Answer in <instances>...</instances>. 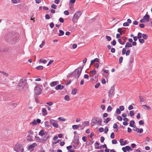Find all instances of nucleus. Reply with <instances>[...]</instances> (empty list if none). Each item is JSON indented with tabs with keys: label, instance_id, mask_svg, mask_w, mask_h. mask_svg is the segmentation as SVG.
<instances>
[{
	"label": "nucleus",
	"instance_id": "c9c22d12",
	"mask_svg": "<svg viewBox=\"0 0 152 152\" xmlns=\"http://www.w3.org/2000/svg\"><path fill=\"white\" fill-rule=\"evenodd\" d=\"M142 37L145 39H146L148 38L147 35L145 34H142Z\"/></svg>",
	"mask_w": 152,
	"mask_h": 152
},
{
	"label": "nucleus",
	"instance_id": "a211bd4d",
	"mask_svg": "<svg viewBox=\"0 0 152 152\" xmlns=\"http://www.w3.org/2000/svg\"><path fill=\"white\" fill-rule=\"evenodd\" d=\"M43 113V115L44 116L46 115L47 114V112L45 108H43L42 110Z\"/></svg>",
	"mask_w": 152,
	"mask_h": 152
},
{
	"label": "nucleus",
	"instance_id": "ddd939ff",
	"mask_svg": "<svg viewBox=\"0 0 152 152\" xmlns=\"http://www.w3.org/2000/svg\"><path fill=\"white\" fill-rule=\"evenodd\" d=\"M96 72L95 70L90 71L89 72V75L90 77H93L96 75Z\"/></svg>",
	"mask_w": 152,
	"mask_h": 152
},
{
	"label": "nucleus",
	"instance_id": "a878e982",
	"mask_svg": "<svg viewBox=\"0 0 152 152\" xmlns=\"http://www.w3.org/2000/svg\"><path fill=\"white\" fill-rule=\"evenodd\" d=\"M30 124L33 125V126L37 124V122L36 120H34L32 121L30 123Z\"/></svg>",
	"mask_w": 152,
	"mask_h": 152
},
{
	"label": "nucleus",
	"instance_id": "37998d69",
	"mask_svg": "<svg viewBox=\"0 0 152 152\" xmlns=\"http://www.w3.org/2000/svg\"><path fill=\"white\" fill-rule=\"evenodd\" d=\"M126 48H124L122 50V53L123 55H124L126 53Z\"/></svg>",
	"mask_w": 152,
	"mask_h": 152
},
{
	"label": "nucleus",
	"instance_id": "2eb2a0df",
	"mask_svg": "<svg viewBox=\"0 0 152 152\" xmlns=\"http://www.w3.org/2000/svg\"><path fill=\"white\" fill-rule=\"evenodd\" d=\"M58 84V81H53L51 82L50 83V86L51 87H54L56 85H57Z\"/></svg>",
	"mask_w": 152,
	"mask_h": 152
},
{
	"label": "nucleus",
	"instance_id": "4be33fe9",
	"mask_svg": "<svg viewBox=\"0 0 152 152\" xmlns=\"http://www.w3.org/2000/svg\"><path fill=\"white\" fill-rule=\"evenodd\" d=\"M99 61V59L98 58H96L93 60L91 61V63H94V62H97Z\"/></svg>",
	"mask_w": 152,
	"mask_h": 152
},
{
	"label": "nucleus",
	"instance_id": "603ef678",
	"mask_svg": "<svg viewBox=\"0 0 152 152\" xmlns=\"http://www.w3.org/2000/svg\"><path fill=\"white\" fill-rule=\"evenodd\" d=\"M120 110L121 111H123L124 110V107L123 106H121L119 107Z\"/></svg>",
	"mask_w": 152,
	"mask_h": 152
},
{
	"label": "nucleus",
	"instance_id": "13d9d810",
	"mask_svg": "<svg viewBox=\"0 0 152 152\" xmlns=\"http://www.w3.org/2000/svg\"><path fill=\"white\" fill-rule=\"evenodd\" d=\"M116 112V113L118 114H120L121 113V110L118 108L117 109Z\"/></svg>",
	"mask_w": 152,
	"mask_h": 152
},
{
	"label": "nucleus",
	"instance_id": "cd10ccee",
	"mask_svg": "<svg viewBox=\"0 0 152 152\" xmlns=\"http://www.w3.org/2000/svg\"><path fill=\"white\" fill-rule=\"evenodd\" d=\"M111 120V118H106L105 120L104 121V123L107 124Z\"/></svg>",
	"mask_w": 152,
	"mask_h": 152
},
{
	"label": "nucleus",
	"instance_id": "39448f33",
	"mask_svg": "<svg viewBox=\"0 0 152 152\" xmlns=\"http://www.w3.org/2000/svg\"><path fill=\"white\" fill-rule=\"evenodd\" d=\"M34 94L36 95H39L41 93L42 90L41 89L37 86H36L34 88Z\"/></svg>",
	"mask_w": 152,
	"mask_h": 152
},
{
	"label": "nucleus",
	"instance_id": "6e6552de",
	"mask_svg": "<svg viewBox=\"0 0 152 152\" xmlns=\"http://www.w3.org/2000/svg\"><path fill=\"white\" fill-rule=\"evenodd\" d=\"M114 91V88L113 87H111L108 92L109 96H111L113 92Z\"/></svg>",
	"mask_w": 152,
	"mask_h": 152
},
{
	"label": "nucleus",
	"instance_id": "58836bf2",
	"mask_svg": "<svg viewBox=\"0 0 152 152\" xmlns=\"http://www.w3.org/2000/svg\"><path fill=\"white\" fill-rule=\"evenodd\" d=\"M45 41L44 40L42 41V44L39 45V47L40 48H42L43 47V46L45 45Z\"/></svg>",
	"mask_w": 152,
	"mask_h": 152
},
{
	"label": "nucleus",
	"instance_id": "ea45409f",
	"mask_svg": "<svg viewBox=\"0 0 152 152\" xmlns=\"http://www.w3.org/2000/svg\"><path fill=\"white\" fill-rule=\"evenodd\" d=\"M121 38L123 42H124L125 43L126 42V40L127 39V38L126 37H122Z\"/></svg>",
	"mask_w": 152,
	"mask_h": 152
},
{
	"label": "nucleus",
	"instance_id": "c85d7f7f",
	"mask_svg": "<svg viewBox=\"0 0 152 152\" xmlns=\"http://www.w3.org/2000/svg\"><path fill=\"white\" fill-rule=\"evenodd\" d=\"M118 41L121 45H123L124 44V42H123L122 40L121 39H118Z\"/></svg>",
	"mask_w": 152,
	"mask_h": 152
},
{
	"label": "nucleus",
	"instance_id": "f704fd0d",
	"mask_svg": "<svg viewBox=\"0 0 152 152\" xmlns=\"http://www.w3.org/2000/svg\"><path fill=\"white\" fill-rule=\"evenodd\" d=\"M72 128L73 129H77L79 128L77 125H73L72 126Z\"/></svg>",
	"mask_w": 152,
	"mask_h": 152
},
{
	"label": "nucleus",
	"instance_id": "0e129e2a",
	"mask_svg": "<svg viewBox=\"0 0 152 152\" xmlns=\"http://www.w3.org/2000/svg\"><path fill=\"white\" fill-rule=\"evenodd\" d=\"M110 137L112 139H113L114 138V134L113 132H112L111 133Z\"/></svg>",
	"mask_w": 152,
	"mask_h": 152
},
{
	"label": "nucleus",
	"instance_id": "72a5a7b5",
	"mask_svg": "<svg viewBox=\"0 0 152 152\" xmlns=\"http://www.w3.org/2000/svg\"><path fill=\"white\" fill-rule=\"evenodd\" d=\"M64 99L66 101H69V96L68 95H66L64 97Z\"/></svg>",
	"mask_w": 152,
	"mask_h": 152
},
{
	"label": "nucleus",
	"instance_id": "423d86ee",
	"mask_svg": "<svg viewBox=\"0 0 152 152\" xmlns=\"http://www.w3.org/2000/svg\"><path fill=\"white\" fill-rule=\"evenodd\" d=\"M50 122L54 127L56 128L58 127L59 125L58 123L56 122V121L55 120L51 119L50 120Z\"/></svg>",
	"mask_w": 152,
	"mask_h": 152
},
{
	"label": "nucleus",
	"instance_id": "7ed1b4c3",
	"mask_svg": "<svg viewBox=\"0 0 152 152\" xmlns=\"http://www.w3.org/2000/svg\"><path fill=\"white\" fill-rule=\"evenodd\" d=\"M82 12L81 11H78L74 15L73 17L72 20L74 22H77L79 18L81 15Z\"/></svg>",
	"mask_w": 152,
	"mask_h": 152
},
{
	"label": "nucleus",
	"instance_id": "20e7f679",
	"mask_svg": "<svg viewBox=\"0 0 152 152\" xmlns=\"http://www.w3.org/2000/svg\"><path fill=\"white\" fill-rule=\"evenodd\" d=\"M14 150L16 152H19L21 151V152H23V148L22 147V145L21 144H17L14 148Z\"/></svg>",
	"mask_w": 152,
	"mask_h": 152
},
{
	"label": "nucleus",
	"instance_id": "f257e3e1",
	"mask_svg": "<svg viewBox=\"0 0 152 152\" xmlns=\"http://www.w3.org/2000/svg\"><path fill=\"white\" fill-rule=\"evenodd\" d=\"M83 67L82 66L75 69L72 73V76L78 78L80 76Z\"/></svg>",
	"mask_w": 152,
	"mask_h": 152
},
{
	"label": "nucleus",
	"instance_id": "b1692460",
	"mask_svg": "<svg viewBox=\"0 0 152 152\" xmlns=\"http://www.w3.org/2000/svg\"><path fill=\"white\" fill-rule=\"evenodd\" d=\"M45 127L48 128H52L51 126L48 125L47 122H45Z\"/></svg>",
	"mask_w": 152,
	"mask_h": 152
},
{
	"label": "nucleus",
	"instance_id": "4d7b16f0",
	"mask_svg": "<svg viewBox=\"0 0 152 152\" xmlns=\"http://www.w3.org/2000/svg\"><path fill=\"white\" fill-rule=\"evenodd\" d=\"M100 141L102 142H103L104 140V137L102 136L100 138Z\"/></svg>",
	"mask_w": 152,
	"mask_h": 152
},
{
	"label": "nucleus",
	"instance_id": "bb28decb",
	"mask_svg": "<svg viewBox=\"0 0 152 152\" xmlns=\"http://www.w3.org/2000/svg\"><path fill=\"white\" fill-rule=\"evenodd\" d=\"M47 62V61L45 59H40L39 60V62L40 63H43L44 64H45Z\"/></svg>",
	"mask_w": 152,
	"mask_h": 152
},
{
	"label": "nucleus",
	"instance_id": "a19ab883",
	"mask_svg": "<svg viewBox=\"0 0 152 152\" xmlns=\"http://www.w3.org/2000/svg\"><path fill=\"white\" fill-rule=\"evenodd\" d=\"M142 35V34L140 32H139L138 33L137 37L138 38V39H140V38H141Z\"/></svg>",
	"mask_w": 152,
	"mask_h": 152
},
{
	"label": "nucleus",
	"instance_id": "4468645a",
	"mask_svg": "<svg viewBox=\"0 0 152 152\" xmlns=\"http://www.w3.org/2000/svg\"><path fill=\"white\" fill-rule=\"evenodd\" d=\"M64 88V86H61V84L57 85L55 88L56 90H60L63 89Z\"/></svg>",
	"mask_w": 152,
	"mask_h": 152
},
{
	"label": "nucleus",
	"instance_id": "9b49d317",
	"mask_svg": "<svg viewBox=\"0 0 152 152\" xmlns=\"http://www.w3.org/2000/svg\"><path fill=\"white\" fill-rule=\"evenodd\" d=\"M119 142L120 143V145L121 146L127 144V141L126 140L123 141V139H122L120 140Z\"/></svg>",
	"mask_w": 152,
	"mask_h": 152
},
{
	"label": "nucleus",
	"instance_id": "864d4df0",
	"mask_svg": "<svg viewBox=\"0 0 152 152\" xmlns=\"http://www.w3.org/2000/svg\"><path fill=\"white\" fill-rule=\"evenodd\" d=\"M51 7L52 8L54 9H56L57 7V6L55 4H53L51 5Z\"/></svg>",
	"mask_w": 152,
	"mask_h": 152
},
{
	"label": "nucleus",
	"instance_id": "de8ad7c7",
	"mask_svg": "<svg viewBox=\"0 0 152 152\" xmlns=\"http://www.w3.org/2000/svg\"><path fill=\"white\" fill-rule=\"evenodd\" d=\"M139 41L140 43H142L145 42V40L143 39H139Z\"/></svg>",
	"mask_w": 152,
	"mask_h": 152
},
{
	"label": "nucleus",
	"instance_id": "0eeeda50",
	"mask_svg": "<svg viewBox=\"0 0 152 152\" xmlns=\"http://www.w3.org/2000/svg\"><path fill=\"white\" fill-rule=\"evenodd\" d=\"M37 145V144L36 143H34L32 144L29 145L28 148V150H33V148L36 146Z\"/></svg>",
	"mask_w": 152,
	"mask_h": 152
},
{
	"label": "nucleus",
	"instance_id": "49530a36",
	"mask_svg": "<svg viewBox=\"0 0 152 152\" xmlns=\"http://www.w3.org/2000/svg\"><path fill=\"white\" fill-rule=\"evenodd\" d=\"M106 38L108 41H110L111 39V37L108 36H106Z\"/></svg>",
	"mask_w": 152,
	"mask_h": 152
},
{
	"label": "nucleus",
	"instance_id": "473e14b6",
	"mask_svg": "<svg viewBox=\"0 0 152 152\" xmlns=\"http://www.w3.org/2000/svg\"><path fill=\"white\" fill-rule=\"evenodd\" d=\"M43 67L42 66H39L36 67V69L38 70H42L43 69Z\"/></svg>",
	"mask_w": 152,
	"mask_h": 152
},
{
	"label": "nucleus",
	"instance_id": "c756f323",
	"mask_svg": "<svg viewBox=\"0 0 152 152\" xmlns=\"http://www.w3.org/2000/svg\"><path fill=\"white\" fill-rule=\"evenodd\" d=\"M134 128L133 129V130L135 132H137L138 133H139V129L137 128L136 126L133 127Z\"/></svg>",
	"mask_w": 152,
	"mask_h": 152
},
{
	"label": "nucleus",
	"instance_id": "e433bc0d",
	"mask_svg": "<svg viewBox=\"0 0 152 152\" xmlns=\"http://www.w3.org/2000/svg\"><path fill=\"white\" fill-rule=\"evenodd\" d=\"M0 73L2 74L6 77H7L8 76V74L4 72L1 71L0 70Z\"/></svg>",
	"mask_w": 152,
	"mask_h": 152
},
{
	"label": "nucleus",
	"instance_id": "3c124183",
	"mask_svg": "<svg viewBox=\"0 0 152 152\" xmlns=\"http://www.w3.org/2000/svg\"><path fill=\"white\" fill-rule=\"evenodd\" d=\"M122 28H119L118 29V32L121 35H122V33H121V31H122Z\"/></svg>",
	"mask_w": 152,
	"mask_h": 152
},
{
	"label": "nucleus",
	"instance_id": "bf43d9fd",
	"mask_svg": "<svg viewBox=\"0 0 152 152\" xmlns=\"http://www.w3.org/2000/svg\"><path fill=\"white\" fill-rule=\"evenodd\" d=\"M99 131L100 132H102L104 131V128L102 127L100 128L99 129Z\"/></svg>",
	"mask_w": 152,
	"mask_h": 152
},
{
	"label": "nucleus",
	"instance_id": "79ce46f5",
	"mask_svg": "<svg viewBox=\"0 0 152 152\" xmlns=\"http://www.w3.org/2000/svg\"><path fill=\"white\" fill-rule=\"evenodd\" d=\"M112 108L110 106H109L108 107L107 110V112H109L111 111Z\"/></svg>",
	"mask_w": 152,
	"mask_h": 152
},
{
	"label": "nucleus",
	"instance_id": "8fccbe9b",
	"mask_svg": "<svg viewBox=\"0 0 152 152\" xmlns=\"http://www.w3.org/2000/svg\"><path fill=\"white\" fill-rule=\"evenodd\" d=\"M108 131V127L107 126H106L105 127L104 129V133L106 134H107V132Z\"/></svg>",
	"mask_w": 152,
	"mask_h": 152
},
{
	"label": "nucleus",
	"instance_id": "412c9836",
	"mask_svg": "<svg viewBox=\"0 0 152 152\" xmlns=\"http://www.w3.org/2000/svg\"><path fill=\"white\" fill-rule=\"evenodd\" d=\"M142 107H143V108L145 109V107H145L146 108H147V109L149 110H151V107L149 106H148L146 104H144V105H143L142 106Z\"/></svg>",
	"mask_w": 152,
	"mask_h": 152
},
{
	"label": "nucleus",
	"instance_id": "4c0bfd02",
	"mask_svg": "<svg viewBox=\"0 0 152 152\" xmlns=\"http://www.w3.org/2000/svg\"><path fill=\"white\" fill-rule=\"evenodd\" d=\"M140 99V101L141 102H144L145 101L144 97L142 96H140L139 97Z\"/></svg>",
	"mask_w": 152,
	"mask_h": 152
},
{
	"label": "nucleus",
	"instance_id": "dca6fc26",
	"mask_svg": "<svg viewBox=\"0 0 152 152\" xmlns=\"http://www.w3.org/2000/svg\"><path fill=\"white\" fill-rule=\"evenodd\" d=\"M132 45L129 42H127L126 43L125 45V48L126 49H128L129 48L132 47Z\"/></svg>",
	"mask_w": 152,
	"mask_h": 152
},
{
	"label": "nucleus",
	"instance_id": "393cba45",
	"mask_svg": "<svg viewBox=\"0 0 152 152\" xmlns=\"http://www.w3.org/2000/svg\"><path fill=\"white\" fill-rule=\"evenodd\" d=\"M59 34H58L59 36H62L64 34V32L61 30H59Z\"/></svg>",
	"mask_w": 152,
	"mask_h": 152
},
{
	"label": "nucleus",
	"instance_id": "680f3d73",
	"mask_svg": "<svg viewBox=\"0 0 152 152\" xmlns=\"http://www.w3.org/2000/svg\"><path fill=\"white\" fill-rule=\"evenodd\" d=\"M117 119L119 121H121L122 120V118L121 116H118L117 118Z\"/></svg>",
	"mask_w": 152,
	"mask_h": 152
},
{
	"label": "nucleus",
	"instance_id": "aec40b11",
	"mask_svg": "<svg viewBox=\"0 0 152 152\" xmlns=\"http://www.w3.org/2000/svg\"><path fill=\"white\" fill-rule=\"evenodd\" d=\"M134 121L133 120L131 121L129 123V126L132 127H133L134 126H135L134 125Z\"/></svg>",
	"mask_w": 152,
	"mask_h": 152
},
{
	"label": "nucleus",
	"instance_id": "6e6d98bb",
	"mask_svg": "<svg viewBox=\"0 0 152 152\" xmlns=\"http://www.w3.org/2000/svg\"><path fill=\"white\" fill-rule=\"evenodd\" d=\"M123 26H129V24L127 22L124 23L123 24Z\"/></svg>",
	"mask_w": 152,
	"mask_h": 152
},
{
	"label": "nucleus",
	"instance_id": "c03bdc74",
	"mask_svg": "<svg viewBox=\"0 0 152 152\" xmlns=\"http://www.w3.org/2000/svg\"><path fill=\"white\" fill-rule=\"evenodd\" d=\"M129 114L131 116H134V111L133 110L130 111L129 112Z\"/></svg>",
	"mask_w": 152,
	"mask_h": 152
},
{
	"label": "nucleus",
	"instance_id": "69168bd1",
	"mask_svg": "<svg viewBox=\"0 0 152 152\" xmlns=\"http://www.w3.org/2000/svg\"><path fill=\"white\" fill-rule=\"evenodd\" d=\"M45 18L46 19H50V16L48 14H46L45 15Z\"/></svg>",
	"mask_w": 152,
	"mask_h": 152
},
{
	"label": "nucleus",
	"instance_id": "9d476101",
	"mask_svg": "<svg viewBox=\"0 0 152 152\" xmlns=\"http://www.w3.org/2000/svg\"><path fill=\"white\" fill-rule=\"evenodd\" d=\"M143 20L145 21L146 22L149 21V16L147 14H146L143 18Z\"/></svg>",
	"mask_w": 152,
	"mask_h": 152
},
{
	"label": "nucleus",
	"instance_id": "f03ea898",
	"mask_svg": "<svg viewBox=\"0 0 152 152\" xmlns=\"http://www.w3.org/2000/svg\"><path fill=\"white\" fill-rule=\"evenodd\" d=\"M26 80L25 79H22L19 81V83L17 85V88L20 90H22L26 85Z\"/></svg>",
	"mask_w": 152,
	"mask_h": 152
},
{
	"label": "nucleus",
	"instance_id": "5701e85b",
	"mask_svg": "<svg viewBox=\"0 0 152 152\" xmlns=\"http://www.w3.org/2000/svg\"><path fill=\"white\" fill-rule=\"evenodd\" d=\"M83 124L85 126H88L89 125V122L87 121L83 122Z\"/></svg>",
	"mask_w": 152,
	"mask_h": 152
},
{
	"label": "nucleus",
	"instance_id": "f3484780",
	"mask_svg": "<svg viewBox=\"0 0 152 152\" xmlns=\"http://www.w3.org/2000/svg\"><path fill=\"white\" fill-rule=\"evenodd\" d=\"M9 50V49L7 48H2L0 50V51L3 53L7 52Z\"/></svg>",
	"mask_w": 152,
	"mask_h": 152
},
{
	"label": "nucleus",
	"instance_id": "052dcab7",
	"mask_svg": "<svg viewBox=\"0 0 152 152\" xmlns=\"http://www.w3.org/2000/svg\"><path fill=\"white\" fill-rule=\"evenodd\" d=\"M64 13L65 15H67L69 14L68 11L67 10L65 11L64 12Z\"/></svg>",
	"mask_w": 152,
	"mask_h": 152
},
{
	"label": "nucleus",
	"instance_id": "6ab92c4d",
	"mask_svg": "<svg viewBox=\"0 0 152 152\" xmlns=\"http://www.w3.org/2000/svg\"><path fill=\"white\" fill-rule=\"evenodd\" d=\"M45 134V132L43 130H41L39 133V135L41 136H42Z\"/></svg>",
	"mask_w": 152,
	"mask_h": 152
},
{
	"label": "nucleus",
	"instance_id": "5fc2aeb1",
	"mask_svg": "<svg viewBox=\"0 0 152 152\" xmlns=\"http://www.w3.org/2000/svg\"><path fill=\"white\" fill-rule=\"evenodd\" d=\"M118 125L116 123H115L113 124V127L114 129L117 128L118 127Z\"/></svg>",
	"mask_w": 152,
	"mask_h": 152
},
{
	"label": "nucleus",
	"instance_id": "a18cd8bd",
	"mask_svg": "<svg viewBox=\"0 0 152 152\" xmlns=\"http://www.w3.org/2000/svg\"><path fill=\"white\" fill-rule=\"evenodd\" d=\"M123 60V57L122 56L120 57L119 58V63L121 64L122 63Z\"/></svg>",
	"mask_w": 152,
	"mask_h": 152
},
{
	"label": "nucleus",
	"instance_id": "09e8293b",
	"mask_svg": "<svg viewBox=\"0 0 152 152\" xmlns=\"http://www.w3.org/2000/svg\"><path fill=\"white\" fill-rule=\"evenodd\" d=\"M130 53V51L129 50H128L126 52V56H128L129 55Z\"/></svg>",
	"mask_w": 152,
	"mask_h": 152
},
{
	"label": "nucleus",
	"instance_id": "774afa93",
	"mask_svg": "<svg viewBox=\"0 0 152 152\" xmlns=\"http://www.w3.org/2000/svg\"><path fill=\"white\" fill-rule=\"evenodd\" d=\"M59 20L61 23H63L64 22V19L62 18H60Z\"/></svg>",
	"mask_w": 152,
	"mask_h": 152
},
{
	"label": "nucleus",
	"instance_id": "1a4fd4ad",
	"mask_svg": "<svg viewBox=\"0 0 152 152\" xmlns=\"http://www.w3.org/2000/svg\"><path fill=\"white\" fill-rule=\"evenodd\" d=\"M49 137L48 136H45L44 137L42 138L41 139V141H40V142H45L47 140Z\"/></svg>",
	"mask_w": 152,
	"mask_h": 152
},
{
	"label": "nucleus",
	"instance_id": "7c9ffc66",
	"mask_svg": "<svg viewBox=\"0 0 152 152\" xmlns=\"http://www.w3.org/2000/svg\"><path fill=\"white\" fill-rule=\"evenodd\" d=\"M126 151H129L130 150L131 151H132L133 150L129 146H126Z\"/></svg>",
	"mask_w": 152,
	"mask_h": 152
},
{
	"label": "nucleus",
	"instance_id": "2f4dec72",
	"mask_svg": "<svg viewBox=\"0 0 152 152\" xmlns=\"http://www.w3.org/2000/svg\"><path fill=\"white\" fill-rule=\"evenodd\" d=\"M77 89L75 88L72 90V94L73 95H75L77 93Z\"/></svg>",
	"mask_w": 152,
	"mask_h": 152
},
{
	"label": "nucleus",
	"instance_id": "e2e57ef3",
	"mask_svg": "<svg viewBox=\"0 0 152 152\" xmlns=\"http://www.w3.org/2000/svg\"><path fill=\"white\" fill-rule=\"evenodd\" d=\"M100 84L99 83H96L95 86V87L96 88H98L100 86Z\"/></svg>",
	"mask_w": 152,
	"mask_h": 152
},
{
	"label": "nucleus",
	"instance_id": "338daca9",
	"mask_svg": "<svg viewBox=\"0 0 152 152\" xmlns=\"http://www.w3.org/2000/svg\"><path fill=\"white\" fill-rule=\"evenodd\" d=\"M11 1L14 4H17L18 2V0H11Z\"/></svg>",
	"mask_w": 152,
	"mask_h": 152
},
{
	"label": "nucleus",
	"instance_id": "f8f14e48",
	"mask_svg": "<svg viewBox=\"0 0 152 152\" xmlns=\"http://www.w3.org/2000/svg\"><path fill=\"white\" fill-rule=\"evenodd\" d=\"M97 118L96 117H94L92 119L91 122V124L92 126H93L96 124L97 121Z\"/></svg>",
	"mask_w": 152,
	"mask_h": 152
}]
</instances>
